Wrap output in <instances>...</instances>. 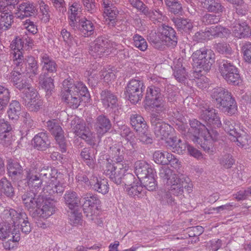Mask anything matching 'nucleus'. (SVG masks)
I'll list each match as a JSON object with an SVG mask.
<instances>
[{
    "label": "nucleus",
    "mask_w": 251,
    "mask_h": 251,
    "mask_svg": "<svg viewBox=\"0 0 251 251\" xmlns=\"http://www.w3.org/2000/svg\"><path fill=\"white\" fill-rule=\"evenodd\" d=\"M1 218L7 221H12L15 228L18 230L20 225L22 232L25 234L31 231L30 225L27 220V215L24 212H18L13 209L6 208L2 212Z\"/></svg>",
    "instance_id": "6"
},
{
    "label": "nucleus",
    "mask_w": 251,
    "mask_h": 251,
    "mask_svg": "<svg viewBox=\"0 0 251 251\" xmlns=\"http://www.w3.org/2000/svg\"><path fill=\"white\" fill-rule=\"evenodd\" d=\"M144 89L143 81L138 79H132L127 84L126 96L131 103H136L141 100Z\"/></svg>",
    "instance_id": "12"
},
{
    "label": "nucleus",
    "mask_w": 251,
    "mask_h": 251,
    "mask_svg": "<svg viewBox=\"0 0 251 251\" xmlns=\"http://www.w3.org/2000/svg\"><path fill=\"white\" fill-rule=\"evenodd\" d=\"M22 94L23 104L28 110L36 111L39 109L42 102L39 100L38 93L35 88H28V90H24Z\"/></svg>",
    "instance_id": "14"
},
{
    "label": "nucleus",
    "mask_w": 251,
    "mask_h": 251,
    "mask_svg": "<svg viewBox=\"0 0 251 251\" xmlns=\"http://www.w3.org/2000/svg\"><path fill=\"white\" fill-rule=\"evenodd\" d=\"M0 191L8 197L14 195L13 187L11 182L5 177L1 178L0 181Z\"/></svg>",
    "instance_id": "51"
},
{
    "label": "nucleus",
    "mask_w": 251,
    "mask_h": 251,
    "mask_svg": "<svg viewBox=\"0 0 251 251\" xmlns=\"http://www.w3.org/2000/svg\"><path fill=\"white\" fill-rule=\"evenodd\" d=\"M194 74L200 73L202 70L207 71L214 62L215 55L211 50L201 48L195 51L192 55Z\"/></svg>",
    "instance_id": "5"
},
{
    "label": "nucleus",
    "mask_w": 251,
    "mask_h": 251,
    "mask_svg": "<svg viewBox=\"0 0 251 251\" xmlns=\"http://www.w3.org/2000/svg\"><path fill=\"white\" fill-rule=\"evenodd\" d=\"M130 120L131 125L136 131L139 130L142 128H144L148 126L144 119L139 114H131Z\"/></svg>",
    "instance_id": "47"
},
{
    "label": "nucleus",
    "mask_w": 251,
    "mask_h": 251,
    "mask_svg": "<svg viewBox=\"0 0 251 251\" xmlns=\"http://www.w3.org/2000/svg\"><path fill=\"white\" fill-rule=\"evenodd\" d=\"M136 182L127 187H126V191L131 197L138 196L142 191L143 187L140 185L139 180H136Z\"/></svg>",
    "instance_id": "60"
},
{
    "label": "nucleus",
    "mask_w": 251,
    "mask_h": 251,
    "mask_svg": "<svg viewBox=\"0 0 251 251\" xmlns=\"http://www.w3.org/2000/svg\"><path fill=\"white\" fill-rule=\"evenodd\" d=\"M13 15L11 14L1 15L0 16V32L10 28L13 22Z\"/></svg>",
    "instance_id": "55"
},
{
    "label": "nucleus",
    "mask_w": 251,
    "mask_h": 251,
    "mask_svg": "<svg viewBox=\"0 0 251 251\" xmlns=\"http://www.w3.org/2000/svg\"><path fill=\"white\" fill-rule=\"evenodd\" d=\"M8 240L3 243V247L6 250H10L14 247L15 245L20 239V233H15L11 237L7 239Z\"/></svg>",
    "instance_id": "63"
},
{
    "label": "nucleus",
    "mask_w": 251,
    "mask_h": 251,
    "mask_svg": "<svg viewBox=\"0 0 251 251\" xmlns=\"http://www.w3.org/2000/svg\"><path fill=\"white\" fill-rule=\"evenodd\" d=\"M200 117L207 126L213 128L219 127L222 126L219 115L217 111L213 107H203L200 112Z\"/></svg>",
    "instance_id": "16"
},
{
    "label": "nucleus",
    "mask_w": 251,
    "mask_h": 251,
    "mask_svg": "<svg viewBox=\"0 0 251 251\" xmlns=\"http://www.w3.org/2000/svg\"><path fill=\"white\" fill-rule=\"evenodd\" d=\"M91 185L90 186L99 193L105 194L108 192V184L107 180L104 178L98 177L96 176H92L91 177Z\"/></svg>",
    "instance_id": "31"
},
{
    "label": "nucleus",
    "mask_w": 251,
    "mask_h": 251,
    "mask_svg": "<svg viewBox=\"0 0 251 251\" xmlns=\"http://www.w3.org/2000/svg\"><path fill=\"white\" fill-rule=\"evenodd\" d=\"M172 21L178 31L180 32L190 33L193 29V22L189 19L174 18L172 19Z\"/></svg>",
    "instance_id": "34"
},
{
    "label": "nucleus",
    "mask_w": 251,
    "mask_h": 251,
    "mask_svg": "<svg viewBox=\"0 0 251 251\" xmlns=\"http://www.w3.org/2000/svg\"><path fill=\"white\" fill-rule=\"evenodd\" d=\"M133 44L141 51H145L148 48V44L146 40L141 35L136 34L133 37Z\"/></svg>",
    "instance_id": "59"
},
{
    "label": "nucleus",
    "mask_w": 251,
    "mask_h": 251,
    "mask_svg": "<svg viewBox=\"0 0 251 251\" xmlns=\"http://www.w3.org/2000/svg\"><path fill=\"white\" fill-rule=\"evenodd\" d=\"M4 223L0 225V239H6L15 235V233H20L19 230L15 228L12 221H7L3 220Z\"/></svg>",
    "instance_id": "28"
},
{
    "label": "nucleus",
    "mask_w": 251,
    "mask_h": 251,
    "mask_svg": "<svg viewBox=\"0 0 251 251\" xmlns=\"http://www.w3.org/2000/svg\"><path fill=\"white\" fill-rule=\"evenodd\" d=\"M172 156L171 153L166 151H155L153 154V157L154 162L158 164L167 165L169 164V160Z\"/></svg>",
    "instance_id": "50"
},
{
    "label": "nucleus",
    "mask_w": 251,
    "mask_h": 251,
    "mask_svg": "<svg viewBox=\"0 0 251 251\" xmlns=\"http://www.w3.org/2000/svg\"><path fill=\"white\" fill-rule=\"evenodd\" d=\"M161 38L168 46L175 47L177 43V38L175 30L168 25H163L159 29Z\"/></svg>",
    "instance_id": "22"
},
{
    "label": "nucleus",
    "mask_w": 251,
    "mask_h": 251,
    "mask_svg": "<svg viewBox=\"0 0 251 251\" xmlns=\"http://www.w3.org/2000/svg\"><path fill=\"white\" fill-rule=\"evenodd\" d=\"M10 98V91L8 89L0 85V115L3 113L4 109L8 104Z\"/></svg>",
    "instance_id": "48"
},
{
    "label": "nucleus",
    "mask_w": 251,
    "mask_h": 251,
    "mask_svg": "<svg viewBox=\"0 0 251 251\" xmlns=\"http://www.w3.org/2000/svg\"><path fill=\"white\" fill-rule=\"evenodd\" d=\"M18 14L17 18L21 20L35 15L37 12L36 4L31 1L25 0L17 7Z\"/></svg>",
    "instance_id": "19"
},
{
    "label": "nucleus",
    "mask_w": 251,
    "mask_h": 251,
    "mask_svg": "<svg viewBox=\"0 0 251 251\" xmlns=\"http://www.w3.org/2000/svg\"><path fill=\"white\" fill-rule=\"evenodd\" d=\"M112 124L108 117L104 115L98 116L94 123V128L99 136H102L111 128Z\"/></svg>",
    "instance_id": "24"
},
{
    "label": "nucleus",
    "mask_w": 251,
    "mask_h": 251,
    "mask_svg": "<svg viewBox=\"0 0 251 251\" xmlns=\"http://www.w3.org/2000/svg\"><path fill=\"white\" fill-rule=\"evenodd\" d=\"M23 66H16L14 70L12 72L11 75V81L13 85L19 90H27L28 88H32L31 84L28 83V80L26 76L24 75Z\"/></svg>",
    "instance_id": "15"
},
{
    "label": "nucleus",
    "mask_w": 251,
    "mask_h": 251,
    "mask_svg": "<svg viewBox=\"0 0 251 251\" xmlns=\"http://www.w3.org/2000/svg\"><path fill=\"white\" fill-rule=\"evenodd\" d=\"M62 97L68 106L72 108H77L80 104V96L78 94L65 92L63 93Z\"/></svg>",
    "instance_id": "39"
},
{
    "label": "nucleus",
    "mask_w": 251,
    "mask_h": 251,
    "mask_svg": "<svg viewBox=\"0 0 251 251\" xmlns=\"http://www.w3.org/2000/svg\"><path fill=\"white\" fill-rule=\"evenodd\" d=\"M7 169L10 176H16L21 175L23 172V168L17 162L10 159L8 160Z\"/></svg>",
    "instance_id": "49"
},
{
    "label": "nucleus",
    "mask_w": 251,
    "mask_h": 251,
    "mask_svg": "<svg viewBox=\"0 0 251 251\" xmlns=\"http://www.w3.org/2000/svg\"><path fill=\"white\" fill-rule=\"evenodd\" d=\"M49 75L40 74L39 76V84L46 92V96L50 97L54 90V80Z\"/></svg>",
    "instance_id": "36"
},
{
    "label": "nucleus",
    "mask_w": 251,
    "mask_h": 251,
    "mask_svg": "<svg viewBox=\"0 0 251 251\" xmlns=\"http://www.w3.org/2000/svg\"><path fill=\"white\" fill-rule=\"evenodd\" d=\"M154 172V169L144 161H137L134 164V172L140 181Z\"/></svg>",
    "instance_id": "23"
},
{
    "label": "nucleus",
    "mask_w": 251,
    "mask_h": 251,
    "mask_svg": "<svg viewBox=\"0 0 251 251\" xmlns=\"http://www.w3.org/2000/svg\"><path fill=\"white\" fill-rule=\"evenodd\" d=\"M149 42L156 49H161L164 45V41L161 38L160 33L154 32L151 33L148 37Z\"/></svg>",
    "instance_id": "54"
},
{
    "label": "nucleus",
    "mask_w": 251,
    "mask_h": 251,
    "mask_svg": "<svg viewBox=\"0 0 251 251\" xmlns=\"http://www.w3.org/2000/svg\"><path fill=\"white\" fill-rule=\"evenodd\" d=\"M39 206L36 208L37 213L34 218L46 219L55 212V205L54 201L50 199L42 197Z\"/></svg>",
    "instance_id": "18"
},
{
    "label": "nucleus",
    "mask_w": 251,
    "mask_h": 251,
    "mask_svg": "<svg viewBox=\"0 0 251 251\" xmlns=\"http://www.w3.org/2000/svg\"><path fill=\"white\" fill-rule=\"evenodd\" d=\"M104 12L106 17L105 23L109 28H111L114 27L116 25L117 27H119V26L118 25V24H119V22H118L117 19L119 11L116 6H113L106 9Z\"/></svg>",
    "instance_id": "32"
},
{
    "label": "nucleus",
    "mask_w": 251,
    "mask_h": 251,
    "mask_svg": "<svg viewBox=\"0 0 251 251\" xmlns=\"http://www.w3.org/2000/svg\"><path fill=\"white\" fill-rule=\"evenodd\" d=\"M24 60L25 66L22 68V69L24 70V68L25 67V71L27 74L29 75V77L32 78L37 75L39 73V66L35 58L30 56L25 59L24 58Z\"/></svg>",
    "instance_id": "37"
},
{
    "label": "nucleus",
    "mask_w": 251,
    "mask_h": 251,
    "mask_svg": "<svg viewBox=\"0 0 251 251\" xmlns=\"http://www.w3.org/2000/svg\"><path fill=\"white\" fill-rule=\"evenodd\" d=\"M167 146L174 152L178 154H183L187 149L189 145L183 142L176 137L169 138L167 141Z\"/></svg>",
    "instance_id": "30"
},
{
    "label": "nucleus",
    "mask_w": 251,
    "mask_h": 251,
    "mask_svg": "<svg viewBox=\"0 0 251 251\" xmlns=\"http://www.w3.org/2000/svg\"><path fill=\"white\" fill-rule=\"evenodd\" d=\"M40 64L44 73L41 74L49 75L56 72L57 65L55 61L47 53L42 52L40 55Z\"/></svg>",
    "instance_id": "21"
},
{
    "label": "nucleus",
    "mask_w": 251,
    "mask_h": 251,
    "mask_svg": "<svg viewBox=\"0 0 251 251\" xmlns=\"http://www.w3.org/2000/svg\"><path fill=\"white\" fill-rule=\"evenodd\" d=\"M201 6L207 11L215 13H221L224 9L220 0H203Z\"/></svg>",
    "instance_id": "38"
},
{
    "label": "nucleus",
    "mask_w": 251,
    "mask_h": 251,
    "mask_svg": "<svg viewBox=\"0 0 251 251\" xmlns=\"http://www.w3.org/2000/svg\"><path fill=\"white\" fill-rule=\"evenodd\" d=\"M22 117L23 123V127L25 128L26 131H29L30 128H33L35 126L34 123L29 113L23 112Z\"/></svg>",
    "instance_id": "62"
},
{
    "label": "nucleus",
    "mask_w": 251,
    "mask_h": 251,
    "mask_svg": "<svg viewBox=\"0 0 251 251\" xmlns=\"http://www.w3.org/2000/svg\"><path fill=\"white\" fill-rule=\"evenodd\" d=\"M94 150L90 148H85L81 150L80 156L86 164L91 169L95 167V160L92 152Z\"/></svg>",
    "instance_id": "44"
},
{
    "label": "nucleus",
    "mask_w": 251,
    "mask_h": 251,
    "mask_svg": "<svg viewBox=\"0 0 251 251\" xmlns=\"http://www.w3.org/2000/svg\"><path fill=\"white\" fill-rule=\"evenodd\" d=\"M224 128L225 131L229 134L230 138L238 135L239 128L236 125L234 121L230 118H227L224 120Z\"/></svg>",
    "instance_id": "46"
},
{
    "label": "nucleus",
    "mask_w": 251,
    "mask_h": 251,
    "mask_svg": "<svg viewBox=\"0 0 251 251\" xmlns=\"http://www.w3.org/2000/svg\"><path fill=\"white\" fill-rule=\"evenodd\" d=\"M75 26H71L74 29H79L85 36H89L94 33V25L93 23L85 17H82L77 22Z\"/></svg>",
    "instance_id": "25"
},
{
    "label": "nucleus",
    "mask_w": 251,
    "mask_h": 251,
    "mask_svg": "<svg viewBox=\"0 0 251 251\" xmlns=\"http://www.w3.org/2000/svg\"><path fill=\"white\" fill-rule=\"evenodd\" d=\"M154 134L158 140H164L170 134L171 126L164 122L156 113L151 114L150 119Z\"/></svg>",
    "instance_id": "10"
},
{
    "label": "nucleus",
    "mask_w": 251,
    "mask_h": 251,
    "mask_svg": "<svg viewBox=\"0 0 251 251\" xmlns=\"http://www.w3.org/2000/svg\"><path fill=\"white\" fill-rule=\"evenodd\" d=\"M33 146L38 150L45 151L50 146V140L47 133L40 132L36 134L33 138Z\"/></svg>",
    "instance_id": "29"
},
{
    "label": "nucleus",
    "mask_w": 251,
    "mask_h": 251,
    "mask_svg": "<svg viewBox=\"0 0 251 251\" xmlns=\"http://www.w3.org/2000/svg\"><path fill=\"white\" fill-rule=\"evenodd\" d=\"M231 141L237 142V145L242 148H247L251 144V138L246 133L238 132V135L230 138Z\"/></svg>",
    "instance_id": "42"
},
{
    "label": "nucleus",
    "mask_w": 251,
    "mask_h": 251,
    "mask_svg": "<svg viewBox=\"0 0 251 251\" xmlns=\"http://www.w3.org/2000/svg\"><path fill=\"white\" fill-rule=\"evenodd\" d=\"M175 65L173 69L174 70V75L176 79L179 82H182L186 77V73L185 68L182 67L181 61L177 60L174 62Z\"/></svg>",
    "instance_id": "45"
},
{
    "label": "nucleus",
    "mask_w": 251,
    "mask_h": 251,
    "mask_svg": "<svg viewBox=\"0 0 251 251\" xmlns=\"http://www.w3.org/2000/svg\"><path fill=\"white\" fill-rule=\"evenodd\" d=\"M148 126L142 128L139 130L136 131L138 133V139L140 142L144 144H151L152 142V138L148 130Z\"/></svg>",
    "instance_id": "58"
},
{
    "label": "nucleus",
    "mask_w": 251,
    "mask_h": 251,
    "mask_svg": "<svg viewBox=\"0 0 251 251\" xmlns=\"http://www.w3.org/2000/svg\"><path fill=\"white\" fill-rule=\"evenodd\" d=\"M80 5L78 2H74L70 6L69 9V23L70 26H75L76 22L81 18L79 17V12H80Z\"/></svg>",
    "instance_id": "40"
},
{
    "label": "nucleus",
    "mask_w": 251,
    "mask_h": 251,
    "mask_svg": "<svg viewBox=\"0 0 251 251\" xmlns=\"http://www.w3.org/2000/svg\"><path fill=\"white\" fill-rule=\"evenodd\" d=\"M71 128L73 132L77 136L85 140L90 145L95 144V134L92 132L88 127L78 119L71 122Z\"/></svg>",
    "instance_id": "11"
},
{
    "label": "nucleus",
    "mask_w": 251,
    "mask_h": 251,
    "mask_svg": "<svg viewBox=\"0 0 251 251\" xmlns=\"http://www.w3.org/2000/svg\"><path fill=\"white\" fill-rule=\"evenodd\" d=\"M109 155L113 161L117 163H122L124 160V153L123 150L117 146H112L110 148L108 151Z\"/></svg>",
    "instance_id": "52"
},
{
    "label": "nucleus",
    "mask_w": 251,
    "mask_h": 251,
    "mask_svg": "<svg viewBox=\"0 0 251 251\" xmlns=\"http://www.w3.org/2000/svg\"><path fill=\"white\" fill-rule=\"evenodd\" d=\"M155 175V172L153 174L148 176L147 177L140 181V182L144 187L149 191H153L157 187L156 182L154 177Z\"/></svg>",
    "instance_id": "56"
},
{
    "label": "nucleus",
    "mask_w": 251,
    "mask_h": 251,
    "mask_svg": "<svg viewBox=\"0 0 251 251\" xmlns=\"http://www.w3.org/2000/svg\"><path fill=\"white\" fill-rule=\"evenodd\" d=\"M210 39L212 37H226L229 35L230 31L221 25L212 26L207 28Z\"/></svg>",
    "instance_id": "43"
},
{
    "label": "nucleus",
    "mask_w": 251,
    "mask_h": 251,
    "mask_svg": "<svg viewBox=\"0 0 251 251\" xmlns=\"http://www.w3.org/2000/svg\"><path fill=\"white\" fill-rule=\"evenodd\" d=\"M74 93L78 94L79 96L84 97L86 100H88L90 97L86 86L81 82H77L75 83Z\"/></svg>",
    "instance_id": "57"
},
{
    "label": "nucleus",
    "mask_w": 251,
    "mask_h": 251,
    "mask_svg": "<svg viewBox=\"0 0 251 251\" xmlns=\"http://www.w3.org/2000/svg\"><path fill=\"white\" fill-rule=\"evenodd\" d=\"M219 72L226 81L230 84L238 85L240 75L238 68L227 60H223L219 64Z\"/></svg>",
    "instance_id": "8"
},
{
    "label": "nucleus",
    "mask_w": 251,
    "mask_h": 251,
    "mask_svg": "<svg viewBox=\"0 0 251 251\" xmlns=\"http://www.w3.org/2000/svg\"><path fill=\"white\" fill-rule=\"evenodd\" d=\"M100 200L95 195H92L90 194H87L85 197L82 199V206L83 207L84 212H86V208L94 207L95 205L99 203Z\"/></svg>",
    "instance_id": "53"
},
{
    "label": "nucleus",
    "mask_w": 251,
    "mask_h": 251,
    "mask_svg": "<svg viewBox=\"0 0 251 251\" xmlns=\"http://www.w3.org/2000/svg\"><path fill=\"white\" fill-rule=\"evenodd\" d=\"M32 41L30 39L16 37L11 42L10 47L12 50L11 54L14 65L23 66L25 65L23 51L24 49L31 46Z\"/></svg>",
    "instance_id": "7"
},
{
    "label": "nucleus",
    "mask_w": 251,
    "mask_h": 251,
    "mask_svg": "<svg viewBox=\"0 0 251 251\" xmlns=\"http://www.w3.org/2000/svg\"><path fill=\"white\" fill-rule=\"evenodd\" d=\"M190 127L188 129L187 132V137L209 152L211 151L210 139L216 140L218 133L212 130L213 135H212L206 126L196 119L190 120Z\"/></svg>",
    "instance_id": "2"
},
{
    "label": "nucleus",
    "mask_w": 251,
    "mask_h": 251,
    "mask_svg": "<svg viewBox=\"0 0 251 251\" xmlns=\"http://www.w3.org/2000/svg\"><path fill=\"white\" fill-rule=\"evenodd\" d=\"M166 5L169 7L170 11L176 14L182 10V6L178 0H165Z\"/></svg>",
    "instance_id": "64"
},
{
    "label": "nucleus",
    "mask_w": 251,
    "mask_h": 251,
    "mask_svg": "<svg viewBox=\"0 0 251 251\" xmlns=\"http://www.w3.org/2000/svg\"><path fill=\"white\" fill-rule=\"evenodd\" d=\"M25 179L27 185L31 189L29 192L25 193L22 197V201L25 207L29 211L32 217H35L37 213L36 208L39 206L42 196H37L35 192L41 189L43 182L46 185L43 188V192L48 195L53 196L55 194H61L64 191L62 185L59 183L56 177L54 174L57 173L56 170L51 168H33L25 170Z\"/></svg>",
    "instance_id": "1"
},
{
    "label": "nucleus",
    "mask_w": 251,
    "mask_h": 251,
    "mask_svg": "<svg viewBox=\"0 0 251 251\" xmlns=\"http://www.w3.org/2000/svg\"><path fill=\"white\" fill-rule=\"evenodd\" d=\"M130 4L144 14L147 15L150 13L149 8L141 0H128Z\"/></svg>",
    "instance_id": "61"
},
{
    "label": "nucleus",
    "mask_w": 251,
    "mask_h": 251,
    "mask_svg": "<svg viewBox=\"0 0 251 251\" xmlns=\"http://www.w3.org/2000/svg\"><path fill=\"white\" fill-rule=\"evenodd\" d=\"M232 31L233 35L239 39L247 38L251 35V29L246 22L234 24Z\"/></svg>",
    "instance_id": "26"
},
{
    "label": "nucleus",
    "mask_w": 251,
    "mask_h": 251,
    "mask_svg": "<svg viewBox=\"0 0 251 251\" xmlns=\"http://www.w3.org/2000/svg\"><path fill=\"white\" fill-rule=\"evenodd\" d=\"M47 127L54 136L62 152L66 151V145L65 142L63 131L55 120L49 121L47 122Z\"/></svg>",
    "instance_id": "17"
},
{
    "label": "nucleus",
    "mask_w": 251,
    "mask_h": 251,
    "mask_svg": "<svg viewBox=\"0 0 251 251\" xmlns=\"http://www.w3.org/2000/svg\"><path fill=\"white\" fill-rule=\"evenodd\" d=\"M128 166L123 163L115 164L107 162L103 169L104 173L117 185L122 183L123 177L127 171Z\"/></svg>",
    "instance_id": "9"
},
{
    "label": "nucleus",
    "mask_w": 251,
    "mask_h": 251,
    "mask_svg": "<svg viewBox=\"0 0 251 251\" xmlns=\"http://www.w3.org/2000/svg\"><path fill=\"white\" fill-rule=\"evenodd\" d=\"M64 198L66 205L70 210H74L81 205V199L75 191H66Z\"/></svg>",
    "instance_id": "33"
},
{
    "label": "nucleus",
    "mask_w": 251,
    "mask_h": 251,
    "mask_svg": "<svg viewBox=\"0 0 251 251\" xmlns=\"http://www.w3.org/2000/svg\"><path fill=\"white\" fill-rule=\"evenodd\" d=\"M175 180L174 182L173 181L172 184L166 186L170 193L178 196L183 194L184 188L188 193L192 191L193 185L188 177L180 175Z\"/></svg>",
    "instance_id": "13"
},
{
    "label": "nucleus",
    "mask_w": 251,
    "mask_h": 251,
    "mask_svg": "<svg viewBox=\"0 0 251 251\" xmlns=\"http://www.w3.org/2000/svg\"><path fill=\"white\" fill-rule=\"evenodd\" d=\"M159 176L165 184L166 186L169 184H172L180 176L176 174L175 171L171 169L168 166H161L159 169Z\"/></svg>",
    "instance_id": "27"
},
{
    "label": "nucleus",
    "mask_w": 251,
    "mask_h": 251,
    "mask_svg": "<svg viewBox=\"0 0 251 251\" xmlns=\"http://www.w3.org/2000/svg\"><path fill=\"white\" fill-rule=\"evenodd\" d=\"M108 40L103 37H99L90 47L89 53L94 57H101L107 49L108 48Z\"/></svg>",
    "instance_id": "20"
},
{
    "label": "nucleus",
    "mask_w": 251,
    "mask_h": 251,
    "mask_svg": "<svg viewBox=\"0 0 251 251\" xmlns=\"http://www.w3.org/2000/svg\"><path fill=\"white\" fill-rule=\"evenodd\" d=\"M213 101L218 108L232 115L237 110V104L231 94L227 89L222 87L213 89L210 92Z\"/></svg>",
    "instance_id": "3"
},
{
    "label": "nucleus",
    "mask_w": 251,
    "mask_h": 251,
    "mask_svg": "<svg viewBox=\"0 0 251 251\" xmlns=\"http://www.w3.org/2000/svg\"><path fill=\"white\" fill-rule=\"evenodd\" d=\"M160 80V78H157L152 79V81L154 83L156 82V85L158 86L151 85L148 87L145 103L147 106L155 108L159 112H164L167 110V106L160 93V89L158 87V86H162Z\"/></svg>",
    "instance_id": "4"
},
{
    "label": "nucleus",
    "mask_w": 251,
    "mask_h": 251,
    "mask_svg": "<svg viewBox=\"0 0 251 251\" xmlns=\"http://www.w3.org/2000/svg\"><path fill=\"white\" fill-rule=\"evenodd\" d=\"M9 118L12 120H17L21 113V106L17 100H12L7 111Z\"/></svg>",
    "instance_id": "41"
},
{
    "label": "nucleus",
    "mask_w": 251,
    "mask_h": 251,
    "mask_svg": "<svg viewBox=\"0 0 251 251\" xmlns=\"http://www.w3.org/2000/svg\"><path fill=\"white\" fill-rule=\"evenodd\" d=\"M101 102L105 108H113L117 106V97L112 92L104 90L100 94Z\"/></svg>",
    "instance_id": "35"
}]
</instances>
